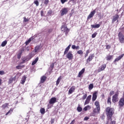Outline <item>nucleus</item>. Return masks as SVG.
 <instances>
[{
    "instance_id": "obj_34",
    "label": "nucleus",
    "mask_w": 124,
    "mask_h": 124,
    "mask_svg": "<svg viewBox=\"0 0 124 124\" xmlns=\"http://www.w3.org/2000/svg\"><path fill=\"white\" fill-rule=\"evenodd\" d=\"M7 106H8V103H5L2 105V109H5Z\"/></svg>"
},
{
    "instance_id": "obj_62",
    "label": "nucleus",
    "mask_w": 124,
    "mask_h": 124,
    "mask_svg": "<svg viewBox=\"0 0 124 124\" xmlns=\"http://www.w3.org/2000/svg\"><path fill=\"white\" fill-rule=\"evenodd\" d=\"M52 31H53V30L50 29V30L48 31H49V32H51Z\"/></svg>"
},
{
    "instance_id": "obj_60",
    "label": "nucleus",
    "mask_w": 124,
    "mask_h": 124,
    "mask_svg": "<svg viewBox=\"0 0 124 124\" xmlns=\"http://www.w3.org/2000/svg\"><path fill=\"white\" fill-rule=\"evenodd\" d=\"M74 123H75V120H73L70 124H74Z\"/></svg>"
},
{
    "instance_id": "obj_61",
    "label": "nucleus",
    "mask_w": 124,
    "mask_h": 124,
    "mask_svg": "<svg viewBox=\"0 0 124 124\" xmlns=\"http://www.w3.org/2000/svg\"><path fill=\"white\" fill-rule=\"evenodd\" d=\"M24 51H25V49L22 48V49H21V53L24 52Z\"/></svg>"
},
{
    "instance_id": "obj_30",
    "label": "nucleus",
    "mask_w": 124,
    "mask_h": 124,
    "mask_svg": "<svg viewBox=\"0 0 124 124\" xmlns=\"http://www.w3.org/2000/svg\"><path fill=\"white\" fill-rule=\"evenodd\" d=\"M61 80H62V77H60L57 79V80L56 81V85L58 86L59 84H60V82H61Z\"/></svg>"
},
{
    "instance_id": "obj_10",
    "label": "nucleus",
    "mask_w": 124,
    "mask_h": 124,
    "mask_svg": "<svg viewBox=\"0 0 124 124\" xmlns=\"http://www.w3.org/2000/svg\"><path fill=\"white\" fill-rule=\"evenodd\" d=\"M57 102V98L52 97L49 101V104H55Z\"/></svg>"
},
{
    "instance_id": "obj_47",
    "label": "nucleus",
    "mask_w": 124,
    "mask_h": 124,
    "mask_svg": "<svg viewBox=\"0 0 124 124\" xmlns=\"http://www.w3.org/2000/svg\"><path fill=\"white\" fill-rule=\"evenodd\" d=\"M22 55V53H19L17 54V59H21V56Z\"/></svg>"
},
{
    "instance_id": "obj_8",
    "label": "nucleus",
    "mask_w": 124,
    "mask_h": 124,
    "mask_svg": "<svg viewBox=\"0 0 124 124\" xmlns=\"http://www.w3.org/2000/svg\"><path fill=\"white\" fill-rule=\"evenodd\" d=\"M97 91L94 92V93L93 94L92 96V101H95L96 100V98H97Z\"/></svg>"
},
{
    "instance_id": "obj_22",
    "label": "nucleus",
    "mask_w": 124,
    "mask_h": 124,
    "mask_svg": "<svg viewBox=\"0 0 124 124\" xmlns=\"http://www.w3.org/2000/svg\"><path fill=\"white\" fill-rule=\"evenodd\" d=\"M13 110H14V108H11L9 110V111H8L6 114H5V116H8L9 115H11V114H12V112H13Z\"/></svg>"
},
{
    "instance_id": "obj_14",
    "label": "nucleus",
    "mask_w": 124,
    "mask_h": 124,
    "mask_svg": "<svg viewBox=\"0 0 124 124\" xmlns=\"http://www.w3.org/2000/svg\"><path fill=\"white\" fill-rule=\"evenodd\" d=\"M120 17V16L118 15H115L114 16H113V18L112 20V23H115L116 21H118V19H119Z\"/></svg>"
},
{
    "instance_id": "obj_49",
    "label": "nucleus",
    "mask_w": 124,
    "mask_h": 124,
    "mask_svg": "<svg viewBox=\"0 0 124 124\" xmlns=\"http://www.w3.org/2000/svg\"><path fill=\"white\" fill-rule=\"evenodd\" d=\"M24 22H29V19L26 18V17H24Z\"/></svg>"
},
{
    "instance_id": "obj_16",
    "label": "nucleus",
    "mask_w": 124,
    "mask_h": 124,
    "mask_svg": "<svg viewBox=\"0 0 124 124\" xmlns=\"http://www.w3.org/2000/svg\"><path fill=\"white\" fill-rule=\"evenodd\" d=\"M93 113L91 114V116H93V117H95V114H99V112L100 111H99L97 110V108H94L93 110Z\"/></svg>"
},
{
    "instance_id": "obj_37",
    "label": "nucleus",
    "mask_w": 124,
    "mask_h": 124,
    "mask_svg": "<svg viewBox=\"0 0 124 124\" xmlns=\"http://www.w3.org/2000/svg\"><path fill=\"white\" fill-rule=\"evenodd\" d=\"M84 52L82 50H80L77 51V54H78V55H83V53Z\"/></svg>"
},
{
    "instance_id": "obj_55",
    "label": "nucleus",
    "mask_w": 124,
    "mask_h": 124,
    "mask_svg": "<svg viewBox=\"0 0 124 124\" xmlns=\"http://www.w3.org/2000/svg\"><path fill=\"white\" fill-rule=\"evenodd\" d=\"M72 49H73L74 50V49H76V46L75 45H72Z\"/></svg>"
},
{
    "instance_id": "obj_7",
    "label": "nucleus",
    "mask_w": 124,
    "mask_h": 124,
    "mask_svg": "<svg viewBox=\"0 0 124 124\" xmlns=\"http://www.w3.org/2000/svg\"><path fill=\"white\" fill-rule=\"evenodd\" d=\"M124 106V98H120L119 102V106L120 108H121V107H123Z\"/></svg>"
},
{
    "instance_id": "obj_12",
    "label": "nucleus",
    "mask_w": 124,
    "mask_h": 124,
    "mask_svg": "<svg viewBox=\"0 0 124 124\" xmlns=\"http://www.w3.org/2000/svg\"><path fill=\"white\" fill-rule=\"evenodd\" d=\"M32 57H33V55H32V54H29V55H28L25 58V59L23 60V62H28V61H30V60H31V58H32Z\"/></svg>"
},
{
    "instance_id": "obj_27",
    "label": "nucleus",
    "mask_w": 124,
    "mask_h": 124,
    "mask_svg": "<svg viewBox=\"0 0 124 124\" xmlns=\"http://www.w3.org/2000/svg\"><path fill=\"white\" fill-rule=\"evenodd\" d=\"M38 57H37L34 61L32 62L31 65H34V64H35V63H36L37 62H38Z\"/></svg>"
},
{
    "instance_id": "obj_4",
    "label": "nucleus",
    "mask_w": 124,
    "mask_h": 124,
    "mask_svg": "<svg viewBox=\"0 0 124 124\" xmlns=\"http://www.w3.org/2000/svg\"><path fill=\"white\" fill-rule=\"evenodd\" d=\"M118 37L119 39V41L120 43H124V35L123 34L122 32H120L118 34Z\"/></svg>"
},
{
    "instance_id": "obj_56",
    "label": "nucleus",
    "mask_w": 124,
    "mask_h": 124,
    "mask_svg": "<svg viewBox=\"0 0 124 124\" xmlns=\"http://www.w3.org/2000/svg\"><path fill=\"white\" fill-rule=\"evenodd\" d=\"M90 118L88 117H85L84 119V121H88Z\"/></svg>"
},
{
    "instance_id": "obj_41",
    "label": "nucleus",
    "mask_w": 124,
    "mask_h": 124,
    "mask_svg": "<svg viewBox=\"0 0 124 124\" xmlns=\"http://www.w3.org/2000/svg\"><path fill=\"white\" fill-rule=\"evenodd\" d=\"M34 3L36 5V6H38V5H39V2H38V0H37L34 1Z\"/></svg>"
},
{
    "instance_id": "obj_19",
    "label": "nucleus",
    "mask_w": 124,
    "mask_h": 124,
    "mask_svg": "<svg viewBox=\"0 0 124 124\" xmlns=\"http://www.w3.org/2000/svg\"><path fill=\"white\" fill-rule=\"evenodd\" d=\"M124 54H121L118 57L115 59L114 60V62H119L120 60H121V59L124 57Z\"/></svg>"
},
{
    "instance_id": "obj_32",
    "label": "nucleus",
    "mask_w": 124,
    "mask_h": 124,
    "mask_svg": "<svg viewBox=\"0 0 124 124\" xmlns=\"http://www.w3.org/2000/svg\"><path fill=\"white\" fill-rule=\"evenodd\" d=\"M91 109V106H87L85 107L84 108L83 110L84 111H88V110Z\"/></svg>"
},
{
    "instance_id": "obj_15",
    "label": "nucleus",
    "mask_w": 124,
    "mask_h": 124,
    "mask_svg": "<svg viewBox=\"0 0 124 124\" xmlns=\"http://www.w3.org/2000/svg\"><path fill=\"white\" fill-rule=\"evenodd\" d=\"M95 106H96L98 112H99V111H100V105H99V102L96 101L95 102Z\"/></svg>"
},
{
    "instance_id": "obj_40",
    "label": "nucleus",
    "mask_w": 124,
    "mask_h": 124,
    "mask_svg": "<svg viewBox=\"0 0 124 124\" xmlns=\"http://www.w3.org/2000/svg\"><path fill=\"white\" fill-rule=\"evenodd\" d=\"M24 67V66L18 65L16 66L17 69H22Z\"/></svg>"
},
{
    "instance_id": "obj_11",
    "label": "nucleus",
    "mask_w": 124,
    "mask_h": 124,
    "mask_svg": "<svg viewBox=\"0 0 124 124\" xmlns=\"http://www.w3.org/2000/svg\"><path fill=\"white\" fill-rule=\"evenodd\" d=\"M94 58V54L90 55L88 58L86 60V62H92L93 58Z\"/></svg>"
},
{
    "instance_id": "obj_29",
    "label": "nucleus",
    "mask_w": 124,
    "mask_h": 124,
    "mask_svg": "<svg viewBox=\"0 0 124 124\" xmlns=\"http://www.w3.org/2000/svg\"><path fill=\"white\" fill-rule=\"evenodd\" d=\"M46 80V77L43 76L41 78V83H44Z\"/></svg>"
},
{
    "instance_id": "obj_44",
    "label": "nucleus",
    "mask_w": 124,
    "mask_h": 124,
    "mask_svg": "<svg viewBox=\"0 0 124 124\" xmlns=\"http://www.w3.org/2000/svg\"><path fill=\"white\" fill-rule=\"evenodd\" d=\"M52 13H53V12H52V10H50L48 11L47 15L51 16L52 15Z\"/></svg>"
},
{
    "instance_id": "obj_6",
    "label": "nucleus",
    "mask_w": 124,
    "mask_h": 124,
    "mask_svg": "<svg viewBox=\"0 0 124 124\" xmlns=\"http://www.w3.org/2000/svg\"><path fill=\"white\" fill-rule=\"evenodd\" d=\"M91 99H92V95H90L86 98V100H85V102L84 103V105H87V104H89Z\"/></svg>"
},
{
    "instance_id": "obj_38",
    "label": "nucleus",
    "mask_w": 124,
    "mask_h": 124,
    "mask_svg": "<svg viewBox=\"0 0 124 124\" xmlns=\"http://www.w3.org/2000/svg\"><path fill=\"white\" fill-rule=\"evenodd\" d=\"M87 96H88V94L86 93L82 97V100H85L86 98H87Z\"/></svg>"
},
{
    "instance_id": "obj_35",
    "label": "nucleus",
    "mask_w": 124,
    "mask_h": 124,
    "mask_svg": "<svg viewBox=\"0 0 124 124\" xmlns=\"http://www.w3.org/2000/svg\"><path fill=\"white\" fill-rule=\"evenodd\" d=\"M55 65V63H52L50 66V70H51V71H52V70H53V68H54V66Z\"/></svg>"
},
{
    "instance_id": "obj_52",
    "label": "nucleus",
    "mask_w": 124,
    "mask_h": 124,
    "mask_svg": "<svg viewBox=\"0 0 124 124\" xmlns=\"http://www.w3.org/2000/svg\"><path fill=\"white\" fill-rule=\"evenodd\" d=\"M44 12H43V11H41V17H43L44 16Z\"/></svg>"
},
{
    "instance_id": "obj_64",
    "label": "nucleus",
    "mask_w": 124,
    "mask_h": 124,
    "mask_svg": "<svg viewBox=\"0 0 124 124\" xmlns=\"http://www.w3.org/2000/svg\"><path fill=\"white\" fill-rule=\"evenodd\" d=\"M26 50H27V51H30V49H29V48H28L26 49Z\"/></svg>"
},
{
    "instance_id": "obj_13",
    "label": "nucleus",
    "mask_w": 124,
    "mask_h": 124,
    "mask_svg": "<svg viewBox=\"0 0 124 124\" xmlns=\"http://www.w3.org/2000/svg\"><path fill=\"white\" fill-rule=\"evenodd\" d=\"M66 57L68 60H72L73 59V54L71 52H68Z\"/></svg>"
},
{
    "instance_id": "obj_17",
    "label": "nucleus",
    "mask_w": 124,
    "mask_h": 124,
    "mask_svg": "<svg viewBox=\"0 0 124 124\" xmlns=\"http://www.w3.org/2000/svg\"><path fill=\"white\" fill-rule=\"evenodd\" d=\"M105 68H106V64H104L101 66V68H99L98 69V72H100V71H102L104 70V69H105Z\"/></svg>"
},
{
    "instance_id": "obj_51",
    "label": "nucleus",
    "mask_w": 124,
    "mask_h": 124,
    "mask_svg": "<svg viewBox=\"0 0 124 124\" xmlns=\"http://www.w3.org/2000/svg\"><path fill=\"white\" fill-rule=\"evenodd\" d=\"M108 103L111 104V98H108Z\"/></svg>"
},
{
    "instance_id": "obj_20",
    "label": "nucleus",
    "mask_w": 124,
    "mask_h": 124,
    "mask_svg": "<svg viewBox=\"0 0 124 124\" xmlns=\"http://www.w3.org/2000/svg\"><path fill=\"white\" fill-rule=\"evenodd\" d=\"M16 76H15L14 78H11L9 79L8 83L11 84L13 81H16Z\"/></svg>"
},
{
    "instance_id": "obj_63",
    "label": "nucleus",
    "mask_w": 124,
    "mask_h": 124,
    "mask_svg": "<svg viewBox=\"0 0 124 124\" xmlns=\"http://www.w3.org/2000/svg\"><path fill=\"white\" fill-rule=\"evenodd\" d=\"M1 84V79L0 78V85Z\"/></svg>"
},
{
    "instance_id": "obj_39",
    "label": "nucleus",
    "mask_w": 124,
    "mask_h": 124,
    "mask_svg": "<svg viewBox=\"0 0 124 124\" xmlns=\"http://www.w3.org/2000/svg\"><path fill=\"white\" fill-rule=\"evenodd\" d=\"M93 84H91L89 85V90H93Z\"/></svg>"
},
{
    "instance_id": "obj_9",
    "label": "nucleus",
    "mask_w": 124,
    "mask_h": 124,
    "mask_svg": "<svg viewBox=\"0 0 124 124\" xmlns=\"http://www.w3.org/2000/svg\"><path fill=\"white\" fill-rule=\"evenodd\" d=\"M95 12H96L95 10H94L93 11L91 12L87 17L88 20L91 19V18H93V16H94V14H95Z\"/></svg>"
},
{
    "instance_id": "obj_18",
    "label": "nucleus",
    "mask_w": 124,
    "mask_h": 124,
    "mask_svg": "<svg viewBox=\"0 0 124 124\" xmlns=\"http://www.w3.org/2000/svg\"><path fill=\"white\" fill-rule=\"evenodd\" d=\"M75 91V87L72 86L69 90L68 94H71Z\"/></svg>"
},
{
    "instance_id": "obj_24",
    "label": "nucleus",
    "mask_w": 124,
    "mask_h": 124,
    "mask_svg": "<svg viewBox=\"0 0 124 124\" xmlns=\"http://www.w3.org/2000/svg\"><path fill=\"white\" fill-rule=\"evenodd\" d=\"M70 47H71V45H69L65 49V51L64 52V55H65V54H67V52L69 51V49H70Z\"/></svg>"
},
{
    "instance_id": "obj_42",
    "label": "nucleus",
    "mask_w": 124,
    "mask_h": 124,
    "mask_svg": "<svg viewBox=\"0 0 124 124\" xmlns=\"http://www.w3.org/2000/svg\"><path fill=\"white\" fill-rule=\"evenodd\" d=\"M77 110L78 112H81L83 109L80 107H78L77 108Z\"/></svg>"
},
{
    "instance_id": "obj_53",
    "label": "nucleus",
    "mask_w": 124,
    "mask_h": 124,
    "mask_svg": "<svg viewBox=\"0 0 124 124\" xmlns=\"http://www.w3.org/2000/svg\"><path fill=\"white\" fill-rule=\"evenodd\" d=\"M3 74H4V71H0V75H3Z\"/></svg>"
},
{
    "instance_id": "obj_45",
    "label": "nucleus",
    "mask_w": 124,
    "mask_h": 124,
    "mask_svg": "<svg viewBox=\"0 0 124 124\" xmlns=\"http://www.w3.org/2000/svg\"><path fill=\"white\" fill-rule=\"evenodd\" d=\"M97 34V33H96V32H95V33H93V34H92V38H94V37H95V36H96V35Z\"/></svg>"
},
{
    "instance_id": "obj_31",
    "label": "nucleus",
    "mask_w": 124,
    "mask_h": 124,
    "mask_svg": "<svg viewBox=\"0 0 124 124\" xmlns=\"http://www.w3.org/2000/svg\"><path fill=\"white\" fill-rule=\"evenodd\" d=\"M113 59V56L111 55H108L106 57L107 61H111Z\"/></svg>"
},
{
    "instance_id": "obj_3",
    "label": "nucleus",
    "mask_w": 124,
    "mask_h": 124,
    "mask_svg": "<svg viewBox=\"0 0 124 124\" xmlns=\"http://www.w3.org/2000/svg\"><path fill=\"white\" fill-rule=\"evenodd\" d=\"M68 9H69L68 8H66V7L62 9L60 11L61 16H63L64 15H66V14H67V13H68V10H69Z\"/></svg>"
},
{
    "instance_id": "obj_57",
    "label": "nucleus",
    "mask_w": 124,
    "mask_h": 124,
    "mask_svg": "<svg viewBox=\"0 0 124 124\" xmlns=\"http://www.w3.org/2000/svg\"><path fill=\"white\" fill-rule=\"evenodd\" d=\"M76 49L77 50H79V49H80V46H76Z\"/></svg>"
},
{
    "instance_id": "obj_50",
    "label": "nucleus",
    "mask_w": 124,
    "mask_h": 124,
    "mask_svg": "<svg viewBox=\"0 0 124 124\" xmlns=\"http://www.w3.org/2000/svg\"><path fill=\"white\" fill-rule=\"evenodd\" d=\"M61 1L62 3V4H63V3H64V2H66V1H67V0H61Z\"/></svg>"
},
{
    "instance_id": "obj_48",
    "label": "nucleus",
    "mask_w": 124,
    "mask_h": 124,
    "mask_svg": "<svg viewBox=\"0 0 124 124\" xmlns=\"http://www.w3.org/2000/svg\"><path fill=\"white\" fill-rule=\"evenodd\" d=\"M111 122L109 124H116V121H112V120H110Z\"/></svg>"
},
{
    "instance_id": "obj_23",
    "label": "nucleus",
    "mask_w": 124,
    "mask_h": 124,
    "mask_svg": "<svg viewBox=\"0 0 124 124\" xmlns=\"http://www.w3.org/2000/svg\"><path fill=\"white\" fill-rule=\"evenodd\" d=\"M26 80H27V77L26 76H23L21 79V84L22 85L25 84V82H26Z\"/></svg>"
},
{
    "instance_id": "obj_46",
    "label": "nucleus",
    "mask_w": 124,
    "mask_h": 124,
    "mask_svg": "<svg viewBox=\"0 0 124 124\" xmlns=\"http://www.w3.org/2000/svg\"><path fill=\"white\" fill-rule=\"evenodd\" d=\"M48 3H49V0H45V2H44V4L46 5H47V4H48Z\"/></svg>"
},
{
    "instance_id": "obj_28",
    "label": "nucleus",
    "mask_w": 124,
    "mask_h": 124,
    "mask_svg": "<svg viewBox=\"0 0 124 124\" xmlns=\"http://www.w3.org/2000/svg\"><path fill=\"white\" fill-rule=\"evenodd\" d=\"M6 44H7V41L5 40L1 43V46L4 47Z\"/></svg>"
},
{
    "instance_id": "obj_54",
    "label": "nucleus",
    "mask_w": 124,
    "mask_h": 124,
    "mask_svg": "<svg viewBox=\"0 0 124 124\" xmlns=\"http://www.w3.org/2000/svg\"><path fill=\"white\" fill-rule=\"evenodd\" d=\"M111 48V46L110 45H108L106 46V49H110Z\"/></svg>"
},
{
    "instance_id": "obj_25",
    "label": "nucleus",
    "mask_w": 124,
    "mask_h": 124,
    "mask_svg": "<svg viewBox=\"0 0 124 124\" xmlns=\"http://www.w3.org/2000/svg\"><path fill=\"white\" fill-rule=\"evenodd\" d=\"M85 72V68H83L78 73V77L80 78L82 76V74Z\"/></svg>"
},
{
    "instance_id": "obj_21",
    "label": "nucleus",
    "mask_w": 124,
    "mask_h": 124,
    "mask_svg": "<svg viewBox=\"0 0 124 124\" xmlns=\"http://www.w3.org/2000/svg\"><path fill=\"white\" fill-rule=\"evenodd\" d=\"M40 50V46H37L35 47L33 52H34V53H37V52H39Z\"/></svg>"
},
{
    "instance_id": "obj_33",
    "label": "nucleus",
    "mask_w": 124,
    "mask_h": 124,
    "mask_svg": "<svg viewBox=\"0 0 124 124\" xmlns=\"http://www.w3.org/2000/svg\"><path fill=\"white\" fill-rule=\"evenodd\" d=\"M40 113L42 114L43 115L44 114H45V108H41L40 110Z\"/></svg>"
},
{
    "instance_id": "obj_2",
    "label": "nucleus",
    "mask_w": 124,
    "mask_h": 124,
    "mask_svg": "<svg viewBox=\"0 0 124 124\" xmlns=\"http://www.w3.org/2000/svg\"><path fill=\"white\" fill-rule=\"evenodd\" d=\"M112 101L113 103H116L119 101V92L116 93L112 96Z\"/></svg>"
},
{
    "instance_id": "obj_5",
    "label": "nucleus",
    "mask_w": 124,
    "mask_h": 124,
    "mask_svg": "<svg viewBox=\"0 0 124 124\" xmlns=\"http://www.w3.org/2000/svg\"><path fill=\"white\" fill-rule=\"evenodd\" d=\"M61 31H63V32H65L66 35H67V34L69 32V29L64 25L62 26Z\"/></svg>"
},
{
    "instance_id": "obj_59",
    "label": "nucleus",
    "mask_w": 124,
    "mask_h": 124,
    "mask_svg": "<svg viewBox=\"0 0 124 124\" xmlns=\"http://www.w3.org/2000/svg\"><path fill=\"white\" fill-rule=\"evenodd\" d=\"M55 122L54 119H51V124H53Z\"/></svg>"
},
{
    "instance_id": "obj_26",
    "label": "nucleus",
    "mask_w": 124,
    "mask_h": 124,
    "mask_svg": "<svg viewBox=\"0 0 124 124\" xmlns=\"http://www.w3.org/2000/svg\"><path fill=\"white\" fill-rule=\"evenodd\" d=\"M91 27L93 28L98 29V28H99V27H100V24H96V25H91Z\"/></svg>"
},
{
    "instance_id": "obj_1",
    "label": "nucleus",
    "mask_w": 124,
    "mask_h": 124,
    "mask_svg": "<svg viewBox=\"0 0 124 124\" xmlns=\"http://www.w3.org/2000/svg\"><path fill=\"white\" fill-rule=\"evenodd\" d=\"M114 109L113 108L108 107L106 109V113L108 120H112V116L114 114Z\"/></svg>"
},
{
    "instance_id": "obj_43",
    "label": "nucleus",
    "mask_w": 124,
    "mask_h": 124,
    "mask_svg": "<svg viewBox=\"0 0 124 124\" xmlns=\"http://www.w3.org/2000/svg\"><path fill=\"white\" fill-rule=\"evenodd\" d=\"M90 53V51L89 50L86 51V54L85 55V58H87L89 54Z\"/></svg>"
},
{
    "instance_id": "obj_36",
    "label": "nucleus",
    "mask_w": 124,
    "mask_h": 124,
    "mask_svg": "<svg viewBox=\"0 0 124 124\" xmlns=\"http://www.w3.org/2000/svg\"><path fill=\"white\" fill-rule=\"evenodd\" d=\"M31 38H30L28 41L25 42L26 45H29V44L31 43Z\"/></svg>"
},
{
    "instance_id": "obj_58",
    "label": "nucleus",
    "mask_w": 124,
    "mask_h": 124,
    "mask_svg": "<svg viewBox=\"0 0 124 124\" xmlns=\"http://www.w3.org/2000/svg\"><path fill=\"white\" fill-rule=\"evenodd\" d=\"M110 95L114 94V91H111L109 93Z\"/></svg>"
}]
</instances>
